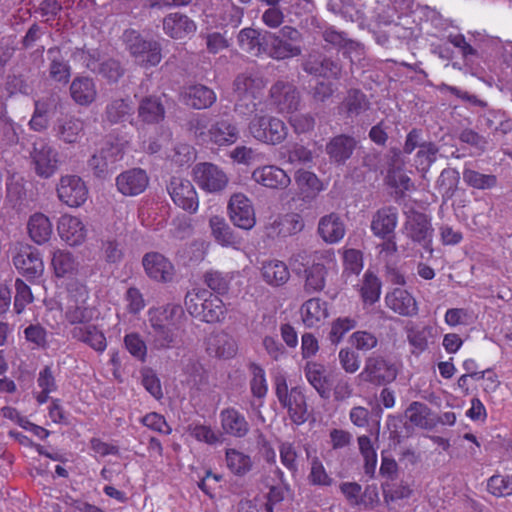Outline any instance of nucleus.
<instances>
[{"label": "nucleus", "mask_w": 512, "mask_h": 512, "mask_svg": "<svg viewBox=\"0 0 512 512\" xmlns=\"http://www.w3.org/2000/svg\"><path fill=\"white\" fill-rule=\"evenodd\" d=\"M189 129L198 139L218 147L230 146L239 138V129L229 118L211 121L205 115H197L189 121Z\"/></svg>", "instance_id": "nucleus-1"}, {"label": "nucleus", "mask_w": 512, "mask_h": 512, "mask_svg": "<svg viewBox=\"0 0 512 512\" xmlns=\"http://www.w3.org/2000/svg\"><path fill=\"white\" fill-rule=\"evenodd\" d=\"M186 311L206 323H219L226 318L227 308L223 300L205 288H193L184 298Z\"/></svg>", "instance_id": "nucleus-2"}, {"label": "nucleus", "mask_w": 512, "mask_h": 512, "mask_svg": "<svg viewBox=\"0 0 512 512\" xmlns=\"http://www.w3.org/2000/svg\"><path fill=\"white\" fill-rule=\"evenodd\" d=\"M266 83L262 77L241 74L234 80L236 103L234 111L242 117L256 112H264V90Z\"/></svg>", "instance_id": "nucleus-3"}, {"label": "nucleus", "mask_w": 512, "mask_h": 512, "mask_svg": "<svg viewBox=\"0 0 512 512\" xmlns=\"http://www.w3.org/2000/svg\"><path fill=\"white\" fill-rule=\"evenodd\" d=\"M89 290L84 283L72 280L66 285V296L64 301V318L75 326L90 323L96 313L95 307L89 301Z\"/></svg>", "instance_id": "nucleus-4"}, {"label": "nucleus", "mask_w": 512, "mask_h": 512, "mask_svg": "<svg viewBox=\"0 0 512 512\" xmlns=\"http://www.w3.org/2000/svg\"><path fill=\"white\" fill-rule=\"evenodd\" d=\"M302 33L292 26H283L277 32L266 31L263 51L265 57L286 60L302 54Z\"/></svg>", "instance_id": "nucleus-5"}, {"label": "nucleus", "mask_w": 512, "mask_h": 512, "mask_svg": "<svg viewBox=\"0 0 512 512\" xmlns=\"http://www.w3.org/2000/svg\"><path fill=\"white\" fill-rule=\"evenodd\" d=\"M122 40L130 55L141 67L148 69L161 62L162 46L159 41L145 39L134 29H126L123 32Z\"/></svg>", "instance_id": "nucleus-6"}, {"label": "nucleus", "mask_w": 512, "mask_h": 512, "mask_svg": "<svg viewBox=\"0 0 512 512\" xmlns=\"http://www.w3.org/2000/svg\"><path fill=\"white\" fill-rule=\"evenodd\" d=\"M398 373L399 367L395 362L380 355H373L366 358L358 379L373 386H386L396 380Z\"/></svg>", "instance_id": "nucleus-7"}, {"label": "nucleus", "mask_w": 512, "mask_h": 512, "mask_svg": "<svg viewBox=\"0 0 512 512\" xmlns=\"http://www.w3.org/2000/svg\"><path fill=\"white\" fill-rule=\"evenodd\" d=\"M251 136L264 144L278 145L288 135L285 122L274 116L255 115L248 125Z\"/></svg>", "instance_id": "nucleus-8"}, {"label": "nucleus", "mask_w": 512, "mask_h": 512, "mask_svg": "<svg viewBox=\"0 0 512 512\" xmlns=\"http://www.w3.org/2000/svg\"><path fill=\"white\" fill-rule=\"evenodd\" d=\"M314 263L305 269L304 290L308 294L319 293L326 286L328 269L336 266V255L333 249L316 251Z\"/></svg>", "instance_id": "nucleus-9"}, {"label": "nucleus", "mask_w": 512, "mask_h": 512, "mask_svg": "<svg viewBox=\"0 0 512 512\" xmlns=\"http://www.w3.org/2000/svg\"><path fill=\"white\" fill-rule=\"evenodd\" d=\"M403 231L414 243L422 246L429 254L433 253L432 239L434 229L428 215L416 210H411L407 214Z\"/></svg>", "instance_id": "nucleus-10"}, {"label": "nucleus", "mask_w": 512, "mask_h": 512, "mask_svg": "<svg viewBox=\"0 0 512 512\" xmlns=\"http://www.w3.org/2000/svg\"><path fill=\"white\" fill-rule=\"evenodd\" d=\"M167 192L173 203L184 211L194 214L199 208V198L192 182L180 176H172Z\"/></svg>", "instance_id": "nucleus-11"}, {"label": "nucleus", "mask_w": 512, "mask_h": 512, "mask_svg": "<svg viewBox=\"0 0 512 512\" xmlns=\"http://www.w3.org/2000/svg\"><path fill=\"white\" fill-rule=\"evenodd\" d=\"M271 104L282 115H291L298 111L301 98L297 88L288 82L277 81L269 92Z\"/></svg>", "instance_id": "nucleus-12"}, {"label": "nucleus", "mask_w": 512, "mask_h": 512, "mask_svg": "<svg viewBox=\"0 0 512 512\" xmlns=\"http://www.w3.org/2000/svg\"><path fill=\"white\" fill-rule=\"evenodd\" d=\"M12 262L19 274L29 282H34L44 273L41 253L32 246H22L13 256Z\"/></svg>", "instance_id": "nucleus-13"}, {"label": "nucleus", "mask_w": 512, "mask_h": 512, "mask_svg": "<svg viewBox=\"0 0 512 512\" xmlns=\"http://www.w3.org/2000/svg\"><path fill=\"white\" fill-rule=\"evenodd\" d=\"M56 191L59 200L71 208L81 207L89 196L86 183L77 175L62 176Z\"/></svg>", "instance_id": "nucleus-14"}, {"label": "nucleus", "mask_w": 512, "mask_h": 512, "mask_svg": "<svg viewBox=\"0 0 512 512\" xmlns=\"http://www.w3.org/2000/svg\"><path fill=\"white\" fill-rule=\"evenodd\" d=\"M193 176L199 187L208 192H219L228 184L225 172L213 163H198L193 168Z\"/></svg>", "instance_id": "nucleus-15"}, {"label": "nucleus", "mask_w": 512, "mask_h": 512, "mask_svg": "<svg viewBox=\"0 0 512 512\" xmlns=\"http://www.w3.org/2000/svg\"><path fill=\"white\" fill-rule=\"evenodd\" d=\"M228 212L233 224L243 230H250L256 224L254 207L250 199L242 194H233L228 203Z\"/></svg>", "instance_id": "nucleus-16"}, {"label": "nucleus", "mask_w": 512, "mask_h": 512, "mask_svg": "<svg viewBox=\"0 0 512 512\" xmlns=\"http://www.w3.org/2000/svg\"><path fill=\"white\" fill-rule=\"evenodd\" d=\"M31 159L39 177L49 178L58 169L57 151L43 140L34 143Z\"/></svg>", "instance_id": "nucleus-17"}, {"label": "nucleus", "mask_w": 512, "mask_h": 512, "mask_svg": "<svg viewBox=\"0 0 512 512\" xmlns=\"http://www.w3.org/2000/svg\"><path fill=\"white\" fill-rule=\"evenodd\" d=\"M385 306L395 314L412 318L419 312L416 298L404 288H393L385 294Z\"/></svg>", "instance_id": "nucleus-18"}, {"label": "nucleus", "mask_w": 512, "mask_h": 512, "mask_svg": "<svg viewBox=\"0 0 512 512\" xmlns=\"http://www.w3.org/2000/svg\"><path fill=\"white\" fill-rule=\"evenodd\" d=\"M142 265L147 276L155 281H172L175 269L172 262L159 252H148L143 256Z\"/></svg>", "instance_id": "nucleus-19"}, {"label": "nucleus", "mask_w": 512, "mask_h": 512, "mask_svg": "<svg viewBox=\"0 0 512 512\" xmlns=\"http://www.w3.org/2000/svg\"><path fill=\"white\" fill-rule=\"evenodd\" d=\"M251 178L257 184L272 190H284L291 183L287 172L276 165H263L255 168Z\"/></svg>", "instance_id": "nucleus-20"}, {"label": "nucleus", "mask_w": 512, "mask_h": 512, "mask_svg": "<svg viewBox=\"0 0 512 512\" xmlns=\"http://www.w3.org/2000/svg\"><path fill=\"white\" fill-rule=\"evenodd\" d=\"M149 185V177L145 170L132 168L119 174L116 178L118 191L125 196H137Z\"/></svg>", "instance_id": "nucleus-21"}, {"label": "nucleus", "mask_w": 512, "mask_h": 512, "mask_svg": "<svg viewBox=\"0 0 512 512\" xmlns=\"http://www.w3.org/2000/svg\"><path fill=\"white\" fill-rule=\"evenodd\" d=\"M184 319V310L179 304L168 303L163 307L149 310V322L152 328H163L164 325L181 329Z\"/></svg>", "instance_id": "nucleus-22"}, {"label": "nucleus", "mask_w": 512, "mask_h": 512, "mask_svg": "<svg viewBox=\"0 0 512 512\" xmlns=\"http://www.w3.org/2000/svg\"><path fill=\"white\" fill-rule=\"evenodd\" d=\"M162 29L168 37L180 40L194 34L197 30V25L188 15L172 12L163 18Z\"/></svg>", "instance_id": "nucleus-23"}, {"label": "nucleus", "mask_w": 512, "mask_h": 512, "mask_svg": "<svg viewBox=\"0 0 512 512\" xmlns=\"http://www.w3.org/2000/svg\"><path fill=\"white\" fill-rule=\"evenodd\" d=\"M60 238L70 246L81 245L87 236V229L83 221L70 214H63L57 223Z\"/></svg>", "instance_id": "nucleus-24"}, {"label": "nucleus", "mask_w": 512, "mask_h": 512, "mask_svg": "<svg viewBox=\"0 0 512 512\" xmlns=\"http://www.w3.org/2000/svg\"><path fill=\"white\" fill-rule=\"evenodd\" d=\"M180 97L185 105L197 110L211 107L217 99L214 90L202 84L184 87Z\"/></svg>", "instance_id": "nucleus-25"}, {"label": "nucleus", "mask_w": 512, "mask_h": 512, "mask_svg": "<svg viewBox=\"0 0 512 512\" xmlns=\"http://www.w3.org/2000/svg\"><path fill=\"white\" fill-rule=\"evenodd\" d=\"M398 223L396 207L387 206L378 209L371 220V231L374 236L385 239L394 234Z\"/></svg>", "instance_id": "nucleus-26"}, {"label": "nucleus", "mask_w": 512, "mask_h": 512, "mask_svg": "<svg viewBox=\"0 0 512 512\" xmlns=\"http://www.w3.org/2000/svg\"><path fill=\"white\" fill-rule=\"evenodd\" d=\"M223 432L234 438H244L250 430V425L239 410L234 407L223 409L219 415Z\"/></svg>", "instance_id": "nucleus-27"}, {"label": "nucleus", "mask_w": 512, "mask_h": 512, "mask_svg": "<svg viewBox=\"0 0 512 512\" xmlns=\"http://www.w3.org/2000/svg\"><path fill=\"white\" fill-rule=\"evenodd\" d=\"M72 338L88 345L97 353H103L107 348V340L103 331L94 324H82L71 330Z\"/></svg>", "instance_id": "nucleus-28"}, {"label": "nucleus", "mask_w": 512, "mask_h": 512, "mask_svg": "<svg viewBox=\"0 0 512 512\" xmlns=\"http://www.w3.org/2000/svg\"><path fill=\"white\" fill-rule=\"evenodd\" d=\"M206 351L210 356L230 359L237 353V344L224 331L214 332L206 339Z\"/></svg>", "instance_id": "nucleus-29"}, {"label": "nucleus", "mask_w": 512, "mask_h": 512, "mask_svg": "<svg viewBox=\"0 0 512 512\" xmlns=\"http://www.w3.org/2000/svg\"><path fill=\"white\" fill-rule=\"evenodd\" d=\"M304 374L309 384L322 398L327 399L330 397L331 382L323 364L307 361L304 366Z\"/></svg>", "instance_id": "nucleus-30"}, {"label": "nucleus", "mask_w": 512, "mask_h": 512, "mask_svg": "<svg viewBox=\"0 0 512 512\" xmlns=\"http://www.w3.org/2000/svg\"><path fill=\"white\" fill-rule=\"evenodd\" d=\"M209 227L215 242L222 247H231L236 249L241 245L242 238L234 232L223 217H211L209 219Z\"/></svg>", "instance_id": "nucleus-31"}, {"label": "nucleus", "mask_w": 512, "mask_h": 512, "mask_svg": "<svg viewBox=\"0 0 512 512\" xmlns=\"http://www.w3.org/2000/svg\"><path fill=\"white\" fill-rule=\"evenodd\" d=\"M69 90L73 101L80 106L91 105L97 97L96 84L92 78L87 76L75 77Z\"/></svg>", "instance_id": "nucleus-32"}, {"label": "nucleus", "mask_w": 512, "mask_h": 512, "mask_svg": "<svg viewBox=\"0 0 512 512\" xmlns=\"http://www.w3.org/2000/svg\"><path fill=\"white\" fill-rule=\"evenodd\" d=\"M280 404L287 410L289 418L296 425H301L306 422L307 403L303 392L298 387L290 389L289 396L285 401H281Z\"/></svg>", "instance_id": "nucleus-33"}, {"label": "nucleus", "mask_w": 512, "mask_h": 512, "mask_svg": "<svg viewBox=\"0 0 512 512\" xmlns=\"http://www.w3.org/2000/svg\"><path fill=\"white\" fill-rule=\"evenodd\" d=\"M239 47L246 53L255 57H265L263 51L266 39V31L254 28H243L238 36Z\"/></svg>", "instance_id": "nucleus-34"}, {"label": "nucleus", "mask_w": 512, "mask_h": 512, "mask_svg": "<svg viewBox=\"0 0 512 512\" xmlns=\"http://www.w3.org/2000/svg\"><path fill=\"white\" fill-rule=\"evenodd\" d=\"M165 107L159 96H146L138 106V117L146 124H159L165 119Z\"/></svg>", "instance_id": "nucleus-35"}, {"label": "nucleus", "mask_w": 512, "mask_h": 512, "mask_svg": "<svg viewBox=\"0 0 512 512\" xmlns=\"http://www.w3.org/2000/svg\"><path fill=\"white\" fill-rule=\"evenodd\" d=\"M51 266L57 278L74 276L78 273L79 263L68 250L56 249L52 253Z\"/></svg>", "instance_id": "nucleus-36"}, {"label": "nucleus", "mask_w": 512, "mask_h": 512, "mask_svg": "<svg viewBox=\"0 0 512 512\" xmlns=\"http://www.w3.org/2000/svg\"><path fill=\"white\" fill-rule=\"evenodd\" d=\"M345 225L340 216L336 213H330L323 216L318 224V233L327 243H337L345 235Z\"/></svg>", "instance_id": "nucleus-37"}, {"label": "nucleus", "mask_w": 512, "mask_h": 512, "mask_svg": "<svg viewBox=\"0 0 512 512\" xmlns=\"http://www.w3.org/2000/svg\"><path fill=\"white\" fill-rule=\"evenodd\" d=\"M300 314L306 327H316L328 317L327 303L320 298L308 299L302 304Z\"/></svg>", "instance_id": "nucleus-38"}, {"label": "nucleus", "mask_w": 512, "mask_h": 512, "mask_svg": "<svg viewBox=\"0 0 512 512\" xmlns=\"http://www.w3.org/2000/svg\"><path fill=\"white\" fill-rule=\"evenodd\" d=\"M260 271L264 282L273 287L282 286L290 279V271L286 263L280 260L263 262Z\"/></svg>", "instance_id": "nucleus-39"}, {"label": "nucleus", "mask_w": 512, "mask_h": 512, "mask_svg": "<svg viewBox=\"0 0 512 512\" xmlns=\"http://www.w3.org/2000/svg\"><path fill=\"white\" fill-rule=\"evenodd\" d=\"M356 147V141L348 135H337L333 137L326 146L329 157L337 163H344L348 160Z\"/></svg>", "instance_id": "nucleus-40"}, {"label": "nucleus", "mask_w": 512, "mask_h": 512, "mask_svg": "<svg viewBox=\"0 0 512 512\" xmlns=\"http://www.w3.org/2000/svg\"><path fill=\"white\" fill-rule=\"evenodd\" d=\"M27 229L30 238L39 245L48 242L53 233V226L49 217L40 212L30 216Z\"/></svg>", "instance_id": "nucleus-41"}, {"label": "nucleus", "mask_w": 512, "mask_h": 512, "mask_svg": "<svg viewBox=\"0 0 512 512\" xmlns=\"http://www.w3.org/2000/svg\"><path fill=\"white\" fill-rule=\"evenodd\" d=\"M405 332L413 355L418 356L428 349L432 327L408 323L405 326Z\"/></svg>", "instance_id": "nucleus-42"}, {"label": "nucleus", "mask_w": 512, "mask_h": 512, "mask_svg": "<svg viewBox=\"0 0 512 512\" xmlns=\"http://www.w3.org/2000/svg\"><path fill=\"white\" fill-rule=\"evenodd\" d=\"M307 458L309 459V472L307 481L310 486L327 488L333 485L334 478L331 473L327 471L322 460L317 455L310 456L308 449H306Z\"/></svg>", "instance_id": "nucleus-43"}, {"label": "nucleus", "mask_w": 512, "mask_h": 512, "mask_svg": "<svg viewBox=\"0 0 512 512\" xmlns=\"http://www.w3.org/2000/svg\"><path fill=\"white\" fill-rule=\"evenodd\" d=\"M382 283L380 279L370 270H367L359 288L361 300L364 305H374L381 296Z\"/></svg>", "instance_id": "nucleus-44"}, {"label": "nucleus", "mask_w": 512, "mask_h": 512, "mask_svg": "<svg viewBox=\"0 0 512 512\" xmlns=\"http://www.w3.org/2000/svg\"><path fill=\"white\" fill-rule=\"evenodd\" d=\"M409 421L416 427L432 429L436 425L431 409L424 403L414 401L406 411Z\"/></svg>", "instance_id": "nucleus-45"}, {"label": "nucleus", "mask_w": 512, "mask_h": 512, "mask_svg": "<svg viewBox=\"0 0 512 512\" xmlns=\"http://www.w3.org/2000/svg\"><path fill=\"white\" fill-rule=\"evenodd\" d=\"M134 112L130 99H115L106 106L105 117L111 124L122 123L130 119Z\"/></svg>", "instance_id": "nucleus-46"}, {"label": "nucleus", "mask_w": 512, "mask_h": 512, "mask_svg": "<svg viewBox=\"0 0 512 512\" xmlns=\"http://www.w3.org/2000/svg\"><path fill=\"white\" fill-rule=\"evenodd\" d=\"M225 458L228 469L236 476H244L252 469L251 457L237 449H226Z\"/></svg>", "instance_id": "nucleus-47"}, {"label": "nucleus", "mask_w": 512, "mask_h": 512, "mask_svg": "<svg viewBox=\"0 0 512 512\" xmlns=\"http://www.w3.org/2000/svg\"><path fill=\"white\" fill-rule=\"evenodd\" d=\"M234 278V272H222L218 270H209L204 276V283L210 288L211 292L217 295H225L230 289L231 281Z\"/></svg>", "instance_id": "nucleus-48"}, {"label": "nucleus", "mask_w": 512, "mask_h": 512, "mask_svg": "<svg viewBox=\"0 0 512 512\" xmlns=\"http://www.w3.org/2000/svg\"><path fill=\"white\" fill-rule=\"evenodd\" d=\"M463 181L469 187L477 190H488L497 186L498 179L494 174H484L470 168L463 169Z\"/></svg>", "instance_id": "nucleus-49"}, {"label": "nucleus", "mask_w": 512, "mask_h": 512, "mask_svg": "<svg viewBox=\"0 0 512 512\" xmlns=\"http://www.w3.org/2000/svg\"><path fill=\"white\" fill-rule=\"evenodd\" d=\"M54 53H57V56H54L51 59L49 65V76L56 82L67 84L71 77V67L60 55V50L58 48L54 47L48 50V54L52 55Z\"/></svg>", "instance_id": "nucleus-50"}, {"label": "nucleus", "mask_w": 512, "mask_h": 512, "mask_svg": "<svg viewBox=\"0 0 512 512\" xmlns=\"http://www.w3.org/2000/svg\"><path fill=\"white\" fill-rule=\"evenodd\" d=\"M38 387L41 389L35 396L39 405L45 404L49 399V394L55 392L58 388L52 368L45 366L40 370L37 378Z\"/></svg>", "instance_id": "nucleus-51"}, {"label": "nucleus", "mask_w": 512, "mask_h": 512, "mask_svg": "<svg viewBox=\"0 0 512 512\" xmlns=\"http://www.w3.org/2000/svg\"><path fill=\"white\" fill-rule=\"evenodd\" d=\"M487 491L497 497L512 496V474H494L487 480Z\"/></svg>", "instance_id": "nucleus-52"}, {"label": "nucleus", "mask_w": 512, "mask_h": 512, "mask_svg": "<svg viewBox=\"0 0 512 512\" xmlns=\"http://www.w3.org/2000/svg\"><path fill=\"white\" fill-rule=\"evenodd\" d=\"M125 349L137 361L144 363L147 359V344L137 332L127 333L123 338Z\"/></svg>", "instance_id": "nucleus-53"}, {"label": "nucleus", "mask_w": 512, "mask_h": 512, "mask_svg": "<svg viewBox=\"0 0 512 512\" xmlns=\"http://www.w3.org/2000/svg\"><path fill=\"white\" fill-rule=\"evenodd\" d=\"M15 297L13 309L17 315L22 314L26 307L33 303L34 295L32 293L31 287L22 279H15Z\"/></svg>", "instance_id": "nucleus-54"}, {"label": "nucleus", "mask_w": 512, "mask_h": 512, "mask_svg": "<svg viewBox=\"0 0 512 512\" xmlns=\"http://www.w3.org/2000/svg\"><path fill=\"white\" fill-rule=\"evenodd\" d=\"M295 181L301 190L314 196L326 189L324 183L311 171L298 170Z\"/></svg>", "instance_id": "nucleus-55"}, {"label": "nucleus", "mask_w": 512, "mask_h": 512, "mask_svg": "<svg viewBox=\"0 0 512 512\" xmlns=\"http://www.w3.org/2000/svg\"><path fill=\"white\" fill-rule=\"evenodd\" d=\"M357 326V321L352 317H338L334 319L330 326V331L328 334L329 341L337 345L339 344L345 335L353 330Z\"/></svg>", "instance_id": "nucleus-56"}, {"label": "nucleus", "mask_w": 512, "mask_h": 512, "mask_svg": "<svg viewBox=\"0 0 512 512\" xmlns=\"http://www.w3.org/2000/svg\"><path fill=\"white\" fill-rule=\"evenodd\" d=\"M249 371L251 373L250 390L252 395L258 399L264 398L268 392L265 370L259 364L251 363Z\"/></svg>", "instance_id": "nucleus-57"}, {"label": "nucleus", "mask_w": 512, "mask_h": 512, "mask_svg": "<svg viewBox=\"0 0 512 512\" xmlns=\"http://www.w3.org/2000/svg\"><path fill=\"white\" fill-rule=\"evenodd\" d=\"M84 130V123L76 117L66 118L60 125L58 135L66 143H75Z\"/></svg>", "instance_id": "nucleus-58"}, {"label": "nucleus", "mask_w": 512, "mask_h": 512, "mask_svg": "<svg viewBox=\"0 0 512 512\" xmlns=\"http://www.w3.org/2000/svg\"><path fill=\"white\" fill-rule=\"evenodd\" d=\"M343 104L349 116H357L369 108L366 95L358 89L348 91Z\"/></svg>", "instance_id": "nucleus-59"}, {"label": "nucleus", "mask_w": 512, "mask_h": 512, "mask_svg": "<svg viewBox=\"0 0 512 512\" xmlns=\"http://www.w3.org/2000/svg\"><path fill=\"white\" fill-rule=\"evenodd\" d=\"M48 335V331L39 323L30 324L24 329L25 339L32 349H47L49 347Z\"/></svg>", "instance_id": "nucleus-60"}, {"label": "nucleus", "mask_w": 512, "mask_h": 512, "mask_svg": "<svg viewBox=\"0 0 512 512\" xmlns=\"http://www.w3.org/2000/svg\"><path fill=\"white\" fill-rule=\"evenodd\" d=\"M322 37L327 44L338 50H353L357 45L345 32L338 31L332 26L323 31Z\"/></svg>", "instance_id": "nucleus-61"}, {"label": "nucleus", "mask_w": 512, "mask_h": 512, "mask_svg": "<svg viewBox=\"0 0 512 512\" xmlns=\"http://www.w3.org/2000/svg\"><path fill=\"white\" fill-rule=\"evenodd\" d=\"M280 461L282 465L292 474H296L299 470L298 458L299 450L294 443L283 442L279 445Z\"/></svg>", "instance_id": "nucleus-62"}, {"label": "nucleus", "mask_w": 512, "mask_h": 512, "mask_svg": "<svg viewBox=\"0 0 512 512\" xmlns=\"http://www.w3.org/2000/svg\"><path fill=\"white\" fill-rule=\"evenodd\" d=\"M305 70L324 78L338 79L341 75L340 64L330 58H323L316 66L307 65Z\"/></svg>", "instance_id": "nucleus-63"}, {"label": "nucleus", "mask_w": 512, "mask_h": 512, "mask_svg": "<svg viewBox=\"0 0 512 512\" xmlns=\"http://www.w3.org/2000/svg\"><path fill=\"white\" fill-rule=\"evenodd\" d=\"M188 431L198 442L214 445L220 441V436L209 425L200 423L191 424L188 427Z\"/></svg>", "instance_id": "nucleus-64"}]
</instances>
